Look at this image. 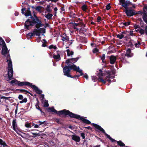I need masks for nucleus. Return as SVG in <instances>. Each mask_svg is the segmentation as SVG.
<instances>
[{"label":"nucleus","mask_w":147,"mask_h":147,"mask_svg":"<svg viewBox=\"0 0 147 147\" xmlns=\"http://www.w3.org/2000/svg\"><path fill=\"white\" fill-rule=\"evenodd\" d=\"M12 126L13 130L14 131H16V128L17 126L16 123V119H13L12 121Z\"/></svg>","instance_id":"obj_16"},{"label":"nucleus","mask_w":147,"mask_h":147,"mask_svg":"<svg viewBox=\"0 0 147 147\" xmlns=\"http://www.w3.org/2000/svg\"><path fill=\"white\" fill-rule=\"evenodd\" d=\"M34 25L36 28L39 29L40 27L43 26L44 25L42 24L41 20L34 14L33 16H31L25 21L24 28L30 30Z\"/></svg>","instance_id":"obj_2"},{"label":"nucleus","mask_w":147,"mask_h":147,"mask_svg":"<svg viewBox=\"0 0 147 147\" xmlns=\"http://www.w3.org/2000/svg\"><path fill=\"white\" fill-rule=\"evenodd\" d=\"M8 78L9 80L12 79L13 75V70L12 69H8Z\"/></svg>","instance_id":"obj_10"},{"label":"nucleus","mask_w":147,"mask_h":147,"mask_svg":"<svg viewBox=\"0 0 147 147\" xmlns=\"http://www.w3.org/2000/svg\"><path fill=\"white\" fill-rule=\"evenodd\" d=\"M54 46L53 45H51L49 47V48L50 49H52L53 48Z\"/></svg>","instance_id":"obj_62"},{"label":"nucleus","mask_w":147,"mask_h":147,"mask_svg":"<svg viewBox=\"0 0 147 147\" xmlns=\"http://www.w3.org/2000/svg\"><path fill=\"white\" fill-rule=\"evenodd\" d=\"M145 31L144 30L140 28L139 33L141 35H142L144 34L145 33Z\"/></svg>","instance_id":"obj_33"},{"label":"nucleus","mask_w":147,"mask_h":147,"mask_svg":"<svg viewBox=\"0 0 147 147\" xmlns=\"http://www.w3.org/2000/svg\"><path fill=\"white\" fill-rule=\"evenodd\" d=\"M0 145H2L3 147H8V146L7 144L5 141L0 139Z\"/></svg>","instance_id":"obj_17"},{"label":"nucleus","mask_w":147,"mask_h":147,"mask_svg":"<svg viewBox=\"0 0 147 147\" xmlns=\"http://www.w3.org/2000/svg\"><path fill=\"white\" fill-rule=\"evenodd\" d=\"M131 3L132 4L131 5H130V6L131 5H132V8H133L134 9H135L136 8V6H135V5L134 4H133L131 2Z\"/></svg>","instance_id":"obj_61"},{"label":"nucleus","mask_w":147,"mask_h":147,"mask_svg":"<svg viewBox=\"0 0 147 147\" xmlns=\"http://www.w3.org/2000/svg\"><path fill=\"white\" fill-rule=\"evenodd\" d=\"M117 144L121 147H123L126 146H125V144L123 143L120 140L119 141H117Z\"/></svg>","instance_id":"obj_21"},{"label":"nucleus","mask_w":147,"mask_h":147,"mask_svg":"<svg viewBox=\"0 0 147 147\" xmlns=\"http://www.w3.org/2000/svg\"><path fill=\"white\" fill-rule=\"evenodd\" d=\"M31 133L34 136H33V138H35L36 136H40V134L39 133H34L32 132H31Z\"/></svg>","instance_id":"obj_30"},{"label":"nucleus","mask_w":147,"mask_h":147,"mask_svg":"<svg viewBox=\"0 0 147 147\" xmlns=\"http://www.w3.org/2000/svg\"><path fill=\"white\" fill-rule=\"evenodd\" d=\"M119 2L120 3L119 4L125 8L124 11L127 16L131 17L136 15L135 11L132 9V7H128L132 4L129 1L119 0Z\"/></svg>","instance_id":"obj_3"},{"label":"nucleus","mask_w":147,"mask_h":147,"mask_svg":"<svg viewBox=\"0 0 147 147\" xmlns=\"http://www.w3.org/2000/svg\"><path fill=\"white\" fill-rule=\"evenodd\" d=\"M105 72L107 74V75H108L107 76H110L111 74V72L109 70L106 71H105Z\"/></svg>","instance_id":"obj_46"},{"label":"nucleus","mask_w":147,"mask_h":147,"mask_svg":"<svg viewBox=\"0 0 147 147\" xmlns=\"http://www.w3.org/2000/svg\"><path fill=\"white\" fill-rule=\"evenodd\" d=\"M138 43H136L134 44L135 46L136 47H139L140 45V42L138 41Z\"/></svg>","instance_id":"obj_39"},{"label":"nucleus","mask_w":147,"mask_h":147,"mask_svg":"<svg viewBox=\"0 0 147 147\" xmlns=\"http://www.w3.org/2000/svg\"><path fill=\"white\" fill-rule=\"evenodd\" d=\"M7 58L9 59H7V62L8 63V69H12V62L10 58V57L9 53L7 55Z\"/></svg>","instance_id":"obj_9"},{"label":"nucleus","mask_w":147,"mask_h":147,"mask_svg":"<svg viewBox=\"0 0 147 147\" xmlns=\"http://www.w3.org/2000/svg\"><path fill=\"white\" fill-rule=\"evenodd\" d=\"M62 40L63 41L67 40V41H68L69 40V39L67 37H63Z\"/></svg>","instance_id":"obj_44"},{"label":"nucleus","mask_w":147,"mask_h":147,"mask_svg":"<svg viewBox=\"0 0 147 147\" xmlns=\"http://www.w3.org/2000/svg\"><path fill=\"white\" fill-rule=\"evenodd\" d=\"M71 24H74V28L75 29H77L75 27L76 26H78L79 25V24L78 23H71Z\"/></svg>","instance_id":"obj_41"},{"label":"nucleus","mask_w":147,"mask_h":147,"mask_svg":"<svg viewBox=\"0 0 147 147\" xmlns=\"http://www.w3.org/2000/svg\"><path fill=\"white\" fill-rule=\"evenodd\" d=\"M101 18L100 17V16H98V17H97V22H100V21H101Z\"/></svg>","instance_id":"obj_50"},{"label":"nucleus","mask_w":147,"mask_h":147,"mask_svg":"<svg viewBox=\"0 0 147 147\" xmlns=\"http://www.w3.org/2000/svg\"><path fill=\"white\" fill-rule=\"evenodd\" d=\"M79 58V57H78L76 58H72L68 59L66 61L65 63L67 65H69V63H70L72 65H74V63L77 61Z\"/></svg>","instance_id":"obj_7"},{"label":"nucleus","mask_w":147,"mask_h":147,"mask_svg":"<svg viewBox=\"0 0 147 147\" xmlns=\"http://www.w3.org/2000/svg\"><path fill=\"white\" fill-rule=\"evenodd\" d=\"M110 63L111 64H114L116 60V57L114 55H111L109 57Z\"/></svg>","instance_id":"obj_14"},{"label":"nucleus","mask_w":147,"mask_h":147,"mask_svg":"<svg viewBox=\"0 0 147 147\" xmlns=\"http://www.w3.org/2000/svg\"><path fill=\"white\" fill-rule=\"evenodd\" d=\"M133 54L131 53V51L129 49H128L126 51V53L125 56L128 57H130L133 56Z\"/></svg>","instance_id":"obj_13"},{"label":"nucleus","mask_w":147,"mask_h":147,"mask_svg":"<svg viewBox=\"0 0 147 147\" xmlns=\"http://www.w3.org/2000/svg\"><path fill=\"white\" fill-rule=\"evenodd\" d=\"M46 9L47 12L49 13H51L52 11V10L51 9L50 5H47V7L46 8Z\"/></svg>","instance_id":"obj_26"},{"label":"nucleus","mask_w":147,"mask_h":147,"mask_svg":"<svg viewBox=\"0 0 147 147\" xmlns=\"http://www.w3.org/2000/svg\"><path fill=\"white\" fill-rule=\"evenodd\" d=\"M35 107L37 109L39 110L40 111L41 113L42 114H43L44 115L45 114V112L42 111V109L39 107V104L36 103V104L35 105Z\"/></svg>","instance_id":"obj_18"},{"label":"nucleus","mask_w":147,"mask_h":147,"mask_svg":"<svg viewBox=\"0 0 147 147\" xmlns=\"http://www.w3.org/2000/svg\"><path fill=\"white\" fill-rule=\"evenodd\" d=\"M145 31L146 34L147 36V25L145 27Z\"/></svg>","instance_id":"obj_64"},{"label":"nucleus","mask_w":147,"mask_h":147,"mask_svg":"<svg viewBox=\"0 0 147 147\" xmlns=\"http://www.w3.org/2000/svg\"><path fill=\"white\" fill-rule=\"evenodd\" d=\"M24 15L26 16H30V17L32 16L31 12H30V11L28 12L27 11H26V13H24Z\"/></svg>","instance_id":"obj_32"},{"label":"nucleus","mask_w":147,"mask_h":147,"mask_svg":"<svg viewBox=\"0 0 147 147\" xmlns=\"http://www.w3.org/2000/svg\"><path fill=\"white\" fill-rule=\"evenodd\" d=\"M42 7L38 6L35 7V10L41 13L42 12L41 9H42Z\"/></svg>","instance_id":"obj_23"},{"label":"nucleus","mask_w":147,"mask_h":147,"mask_svg":"<svg viewBox=\"0 0 147 147\" xmlns=\"http://www.w3.org/2000/svg\"><path fill=\"white\" fill-rule=\"evenodd\" d=\"M55 121L58 124H61L62 123V122L60 121L59 119H56Z\"/></svg>","instance_id":"obj_45"},{"label":"nucleus","mask_w":147,"mask_h":147,"mask_svg":"<svg viewBox=\"0 0 147 147\" xmlns=\"http://www.w3.org/2000/svg\"><path fill=\"white\" fill-rule=\"evenodd\" d=\"M85 134L84 133H81V136L83 139H84L85 138Z\"/></svg>","instance_id":"obj_48"},{"label":"nucleus","mask_w":147,"mask_h":147,"mask_svg":"<svg viewBox=\"0 0 147 147\" xmlns=\"http://www.w3.org/2000/svg\"><path fill=\"white\" fill-rule=\"evenodd\" d=\"M81 9L83 11H86L88 9V6L86 4L84 5L81 7Z\"/></svg>","instance_id":"obj_24"},{"label":"nucleus","mask_w":147,"mask_h":147,"mask_svg":"<svg viewBox=\"0 0 147 147\" xmlns=\"http://www.w3.org/2000/svg\"><path fill=\"white\" fill-rule=\"evenodd\" d=\"M92 125L96 129L100 130V131H101L102 133L104 134L105 135L107 136V138H109V140H110L111 138V137L109 135L107 134L105 132V130L103 129V128L101 127L100 126L98 125L97 124L94 123H92Z\"/></svg>","instance_id":"obj_6"},{"label":"nucleus","mask_w":147,"mask_h":147,"mask_svg":"<svg viewBox=\"0 0 147 147\" xmlns=\"http://www.w3.org/2000/svg\"><path fill=\"white\" fill-rule=\"evenodd\" d=\"M92 80L94 81V82L96 81L97 80H98V78L97 79L96 76L92 77Z\"/></svg>","instance_id":"obj_47"},{"label":"nucleus","mask_w":147,"mask_h":147,"mask_svg":"<svg viewBox=\"0 0 147 147\" xmlns=\"http://www.w3.org/2000/svg\"><path fill=\"white\" fill-rule=\"evenodd\" d=\"M134 27L136 29H137L138 28H139V29L141 28L137 24H135L134 26Z\"/></svg>","instance_id":"obj_49"},{"label":"nucleus","mask_w":147,"mask_h":147,"mask_svg":"<svg viewBox=\"0 0 147 147\" xmlns=\"http://www.w3.org/2000/svg\"><path fill=\"white\" fill-rule=\"evenodd\" d=\"M66 51L67 53V55L68 56H69L70 55H72L74 54V52L72 51H71L70 52V50L69 49H67L66 50Z\"/></svg>","instance_id":"obj_27"},{"label":"nucleus","mask_w":147,"mask_h":147,"mask_svg":"<svg viewBox=\"0 0 147 147\" xmlns=\"http://www.w3.org/2000/svg\"><path fill=\"white\" fill-rule=\"evenodd\" d=\"M26 8H23L22 9V14H24L25 13L24 11L25 10Z\"/></svg>","instance_id":"obj_56"},{"label":"nucleus","mask_w":147,"mask_h":147,"mask_svg":"<svg viewBox=\"0 0 147 147\" xmlns=\"http://www.w3.org/2000/svg\"><path fill=\"white\" fill-rule=\"evenodd\" d=\"M61 10L62 11H64L65 10L64 7L61 6Z\"/></svg>","instance_id":"obj_63"},{"label":"nucleus","mask_w":147,"mask_h":147,"mask_svg":"<svg viewBox=\"0 0 147 147\" xmlns=\"http://www.w3.org/2000/svg\"><path fill=\"white\" fill-rule=\"evenodd\" d=\"M45 122V121H44L43 122H42V121H38V123L37 122V123H39V125H40L41 124H44V123Z\"/></svg>","instance_id":"obj_55"},{"label":"nucleus","mask_w":147,"mask_h":147,"mask_svg":"<svg viewBox=\"0 0 147 147\" xmlns=\"http://www.w3.org/2000/svg\"><path fill=\"white\" fill-rule=\"evenodd\" d=\"M98 51V50L96 48H94L93 49V52L94 53H97Z\"/></svg>","instance_id":"obj_42"},{"label":"nucleus","mask_w":147,"mask_h":147,"mask_svg":"<svg viewBox=\"0 0 147 147\" xmlns=\"http://www.w3.org/2000/svg\"><path fill=\"white\" fill-rule=\"evenodd\" d=\"M17 90H19L21 92H26L27 93H28L30 94V95H31V96H33V95L31 93H30L29 91H28L27 90L23 89H16Z\"/></svg>","instance_id":"obj_22"},{"label":"nucleus","mask_w":147,"mask_h":147,"mask_svg":"<svg viewBox=\"0 0 147 147\" xmlns=\"http://www.w3.org/2000/svg\"><path fill=\"white\" fill-rule=\"evenodd\" d=\"M10 83L11 84H15V85H18L19 86H25L30 87L33 89V90H35L36 93L39 94H41L42 92V91L39 89L36 86L32 85V83L28 82H20L14 79L12 80Z\"/></svg>","instance_id":"obj_5"},{"label":"nucleus","mask_w":147,"mask_h":147,"mask_svg":"<svg viewBox=\"0 0 147 147\" xmlns=\"http://www.w3.org/2000/svg\"><path fill=\"white\" fill-rule=\"evenodd\" d=\"M72 139L76 142H79L80 141V137L76 135H73L71 136Z\"/></svg>","instance_id":"obj_12"},{"label":"nucleus","mask_w":147,"mask_h":147,"mask_svg":"<svg viewBox=\"0 0 147 147\" xmlns=\"http://www.w3.org/2000/svg\"><path fill=\"white\" fill-rule=\"evenodd\" d=\"M57 55H55V54H54L53 57L55 59H57L58 61L59 60H60L61 59L60 55L59 54V53H61V52L59 51H57Z\"/></svg>","instance_id":"obj_15"},{"label":"nucleus","mask_w":147,"mask_h":147,"mask_svg":"<svg viewBox=\"0 0 147 147\" xmlns=\"http://www.w3.org/2000/svg\"><path fill=\"white\" fill-rule=\"evenodd\" d=\"M47 111L49 112H52L55 113L59 116L61 115H64L65 116L68 115L71 118H74L80 120L86 124H91V122L88 119H85L84 117H81L80 115L74 114L69 110L66 109H63L62 110L57 111L53 107L48 108Z\"/></svg>","instance_id":"obj_1"},{"label":"nucleus","mask_w":147,"mask_h":147,"mask_svg":"<svg viewBox=\"0 0 147 147\" xmlns=\"http://www.w3.org/2000/svg\"><path fill=\"white\" fill-rule=\"evenodd\" d=\"M0 45H5V43L4 41V40L2 39V38L0 37Z\"/></svg>","instance_id":"obj_28"},{"label":"nucleus","mask_w":147,"mask_h":147,"mask_svg":"<svg viewBox=\"0 0 147 147\" xmlns=\"http://www.w3.org/2000/svg\"><path fill=\"white\" fill-rule=\"evenodd\" d=\"M135 13H136V15L138 14H140L141 15H142L143 14V15L144 14V11H139L138 12H136L135 11Z\"/></svg>","instance_id":"obj_38"},{"label":"nucleus","mask_w":147,"mask_h":147,"mask_svg":"<svg viewBox=\"0 0 147 147\" xmlns=\"http://www.w3.org/2000/svg\"><path fill=\"white\" fill-rule=\"evenodd\" d=\"M101 59L102 60L103 63H104V60L105 59V54H102L101 56H100Z\"/></svg>","instance_id":"obj_35"},{"label":"nucleus","mask_w":147,"mask_h":147,"mask_svg":"<svg viewBox=\"0 0 147 147\" xmlns=\"http://www.w3.org/2000/svg\"><path fill=\"white\" fill-rule=\"evenodd\" d=\"M52 14L50 13H48L47 14H46L45 17L48 20H50L51 19L53 16Z\"/></svg>","instance_id":"obj_19"},{"label":"nucleus","mask_w":147,"mask_h":147,"mask_svg":"<svg viewBox=\"0 0 147 147\" xmlns=\"http://www.w3.org/2000/svg\"><path fill=\"white\" fill-rule=\"evenodd\" d=\"M107 76V78H108L109 79V78L113 79L115 77L114 76H112L111 74L109 76Z\"/></svg>","instance_id":"obj_51"},{"label":"nucleus","mask_w":147,"mask_h":147,"mask_svg":"<svg viewBox=\"0 0 147 147\" xmlns=\"http://www.w3.org/2000/svg\"><path fill=\"white\" fill-rule=\"evenodd\" d=\"M7 51L8 49L6 45L3 46L2 47L1 52L2 55H4L5 56H6L5 55L7 54Z\"/></svg>","instance_id":"obj_11"},{"label":"nucleus","mask_w":147,"mask_h":147,"mask_svg":"<svg viewBox=\"0 0 147 147\" xmlns=\"http://www.w3.org/2000/svg\"><path fill=\"white\" fill-rule=\"evenodd\" d=\"M24 102H26L27 101L26 98H25L22 100Z\"/></svg>","instance_id":"obj_59"},{"label":"nucleus","mask_w":147,"mask_h":147,"mask_svg":"<svg viewBox=\"0 0 147 147\" xmlns=\"http://www.w3.org/2000/svg\"><path fill=\"white\" fill-rule=\"evenodd\" d=\"M99 71L100 72L98 74V81L105 84L106 83V82L103 79V73H102V70L101 69H100Z\"/></svg>","instance_id":"obj_8"},{"label":"nucleus","mask_w":147,"mask_h":147,"mask_svg":"<svg viewBox=\"0 0 147 147\" xmlns=\"http://www.w3.org/2000/svg\"><path fill=\"white\" fill-rule=\"evenodd\" d=\"M110 3H109L106 6V9L107 10H109L111 8Z\"/></svg>","instance_id":"obj_40"},{"label":"nucleus","mask_w":147,"mask_h":147,"mask_svg":"<svg viewBox=\"0 0 147 147\" xmlns=\"http://www.w3.org/2000/svg\"><path fill=\"white\" fill-rule=\"evenodd\" d=\"M25 126L27 128L31 127H32L30 123H27L25 124Z\"/></svg>","instance_id":"obj_43"},{"label":"nucleus","mask_w":147,"mask_h":147,"mask_svg":"<svg viewBox=\"0 0 147 147\" xmlns=\"http://www.w3.org/2000/svg\"><path fill=\"white\" fill-rule=\"evenodd\" d=\"M130 35L131 36H133L134 35V34L133 32V31H130Z\"/></svg>","instance_id":"obj_57"},{"label":"nucleus","mask_w":147,"mask_h":147,"mask_svg":"<svg viewBox=\"0 0 147 147\" xmlns=\"http://www.w3.org/2000/svg\"><path fill=\"white\" fill-rule=\"evenodd\" d=\"M61 66L63 67L64 75L68 77L73 78L72 76L70 74V72L71 69L80 73V75H83L84 74L82 72V70L80 69L79 67H77L75 65L69 64L68 65H65L63 67L62 65Z\"/></svg>","instance_id":"obj_4"},{"label":"nucleus","mask_w":147,"mask_h":147,"mask_svg":"<svg viewBox=\"0 0 147 147\" xmlns=\"http://www.w3.org/2000/svg\"><path fill=\"white\" fill-rule=\"evenodd\" d=\"M43 41L44 42H42V47H45L46 46V44L47 43V41L45 39H43Z\"/></svg>","instance_id":"obj_36"},{"label":"nucleus","mask_w":147,"mask_h":147,"mask_svg":"<svg viewBox=\"0 0 147 147\" xmlns=\"http://www.w3.org/2000/svg\"><path fill=\"white\" fill-rule=\"evenodd\" d=\"M40 33H45L46 32V29L45 28H40L38 29Z\"/></svg>","instance_id":"obj_25"},{"label":"nucleus","mask_w":147,"mask_h":147,"mask_svg":"<svg viewBox=\"0 0 147 147\" xmlns=\"http://www.w3.org/2000/svg\"><path fill=\"white\" fill-rule=\"evenodd\" d=\"M84 77L85 78L86 80H88V77L87 74L86 73L84 75Z\"/></svg>","instance_id":"obj_52"},{"label":"nucleus","mask_w":147,"mask_h":147,"mask_svg":"<svg viewBox=\"0 0 147 147\" xmlns=\"http://www.w3.org/2000/svg\"><path fill=\"white\" fill-rule=\"evenodd\" d=\"M82 75H80H80H75L74 77H72L73 78H78L79 77H80V76Z\"/></svg>","instance_id":"obj_53"},{"label":"nucleus","mask_w":147,"mask_h":147,"mask_svg":"<svg viewBox=\"0 0 147 147\" xmlns=\"http://www.w3.org/2000/svg\"><path fill=\"white\" fill-rule=\"evenodd\" d=\"M112 142H117V141L116 140H115L113 139L112 138H111V139L110 140Z\"/></svg>","instance_id":"obj_60"},{"label":"nucleus","mask_w":147,"mask_h":147,"mask_svg":"<svg viewBox=\"0 0 147 147\" xmlns=\"http://www.w3.org/2000/svg\"><path fill=\"white\" fill-rule=\"evenodd\" d=\"M23 98V96L22 95H20L18 96V98L20 100H22Z\"/></svg>","instance_id":"obj_54"},{"label":"nucleus","mask_w":147,"mask_h":147,"mask_svg":"<svg viewBox=\"0 0 147 147\" xmlns=\"http://www.w3.org/2000/svg\"><path fill=\"white\" fill-rule=\"evenodd\" d=\"M117 38H119L120 39H121L123 37L124 35L121 34H118L117 35Z\"/></svg>","instance_id":"obj_37"},{"label":"nucleus","mask_w":147,"mask_h":147,"mask_svg":"<svg viewBox=\"0 0 147 147\" xmlns=\"http://www.w3.org/2000/svg\"><path fill=\"white\" fill-rule=\"evenodd\" d=\"M33 32L35 34V35L39 36H40V33L38 29H34L33 31Z\"/></svg>","instance_id":"obj_20"},{"label":"nucleus","mask_w":147,"mask_h":147,"mask_svg":"<svg viewBox=\"0 0 147 147\" xmlns=\"http://www.w3.org/2000/svg\"><path fill=\"white\" fill-rule=\"evenodd\" d=\"M122 24H123V25L125 26H127L128 25H129L130 24V22L129 21L127 22H122Z\"/></svg>","instance_id":"obj_31"},{"label":"nucleus","mask_w":147,"mask_h":147,"mask_svg":"<svg viewBox=\"0 0 147 147\" xmlns=\"http://www.w3.org/2000/svg\"><path fill=\"white\" fill-rule=\"evenodd\" d=\"M44 104L43 105V107H47L49 106V104L47 100H45Z\"/></svg>","instance_id":"obj_29"},{"label":"nucleus","mask_w":147,"mask_h":147,"mask_svg":"<svg viewBox=\"0 0 147 147\" xmlns=\"http://www.w3.org/2000/svg\"><path fill=\"white\" fill-rule=\"evenodd\" d=\"M34 35H35V34L34 33H29L27 35V37H29V36H30V38H31Z\"/></svg>","instance_id":"obj_34"},{"label":"nucleus","mask_w":147,"mask_h":147,"mask_svg":"<svg viewBox=\"0 0 147 147\" xmlns=\"http://www.w3.org/2000/svg\"><path fill=\"white\" fill-rule=\"evenodd\" d=\"M129 45L131 47H132L134 46L133 44H132V42L131 41H129Z\"/></svg>","instance_id":"obj_58"}]
</instances>
